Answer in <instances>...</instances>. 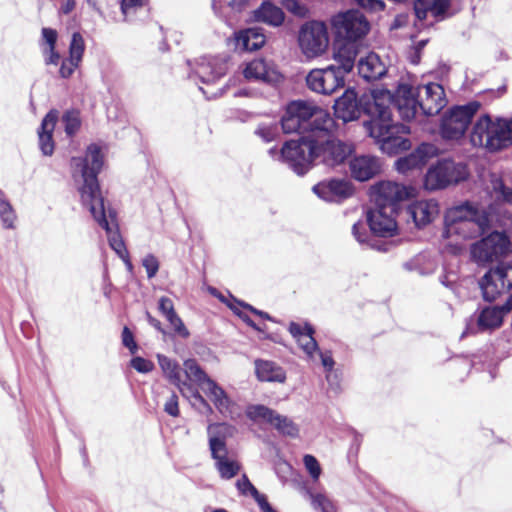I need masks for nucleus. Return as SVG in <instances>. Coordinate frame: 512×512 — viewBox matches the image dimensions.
<instances>
[{"label": "nucleus", "mask_w": 512, "mask_h": 512, "mask_svg": "<svg viewBox=\"0 0 512 512\" xmlns=\"http://www.w3.org/2000/svg\"><path fill=\"white\" fill-rule=\"evenodd\" d=\"M275 411L264 405H250L246 408V416L255 422L270 424Z\"/></svg>", "instance_id": "37998d69"}, {"label": "nucleus", "mask_w": 512, "mask_h": 512, "mask_svg": "<svg viewBox=\"0 0 512 512\" xmlns=\"http://www.w3.org/2000/svg\"><path fill=\"white\" fill-rule=\"evenodd\" d=\"M318 359L321 360L322 365L326 370H328V371L332 370L334 362L330 355L321 353L320 350L318 349V355L316 356V361Z\"/></svg>", "instance_id": "0e129e2a"}, {"label": "nucleus", "mask_w": 512, "mask_h": 512, "mask_svg": "<svg viewBox=\"0 0 512 512\" xmlns=\"http://www.w3.org/2000/svg\"><path fill=\"white\" fill-rule=\"evenodd\" d=\"M509 246L505 234L492 232L471 246V257L476 263L484 265L506 254Z\"/></svg>", "instance_id": "9b49d317"}, {"label": "nucleus", "mask_w": 512, "mask_h": 512, "mask_svg": "<svg viewBox=\"0 0 512 512\" xmlns=\"http://www.w3.org/2000/svg\"><path fill=\"white\" fill-rule=\"evenodd\" d=\"M164 409L165 411L173 416V417H176L178 416L179 414V408H178V399H177V396L176 395H172L168 400L167 402L165 403V406H164Z\"/></svg>", "instance_id": "680f3d73"}, {"label": "nucleus", "mask_w": 512, "mask_h": 512, "mask_svg": "<svg viewBox=\"0 0 512 512\" xmlns=\"http://www.w3.org/2000/svg\"><path fill=\"white\" fill-rule=\"evenodd\" d=\"M202 391L222 416L234 418L237 404L217 382H208Z\"/></svg>", "instance_id": "4be33fe9"}, {"label": "nucleus", "mask_w": 512, "mask_h": 512, "mask_svg": "<svg viewBox=\"0 0 512 512\" xmlns=\"http://www.w3.org/2000/svg\"><path fill=\"white\" fill-rule=\"evenodd\" d=\"M480 287L486 300H495L512 287V267L507 264H500L490 269L483 276Z\"/></svg>", "instance_id": "4468645a"}, {"label": "nucleus", "mask_w": 512, "mask_h": 512, "mask_svg": "<svg viewBox=\"0 0 512 512\" xmlns=\"http://www.w3.org/2000/svg\"><path fill=\"white\" fill-rule=\"evenodd\" d=\"M171 327L173 328L175 334L181 338H188L190 336V331L185 326L183 320L179 317V315L175 316L171 320L168 321Z\"/></svg>", "instance_id": "6e6d98bb"}, {"label": "nucleus", "mask_w": 512, "mask_h": 512, "mask_svg": "<svg viewBox=\"0 0 512 512\" xmlns=\"http://www.w3.org/2000/svg\"><path fill=\"white\" fill-rule=\"evenodd\" d=\"M506 312H510L506 304L503 307H488L481 312L478 324L482 329L497 328L502 324Z\"/></svg>", "instance_id": "4c0bfd02"}, {"label": "nucleus", "mask_w": 512, "mask_h": 512, "mask_svg": "<svg viewBox=\"0 0 512 512\" xmlns=\"http://www.w3.org/2000/svg\"><path fill=\"white\" fill-rule=\"evenodd\" d=\"M318 158L328 166H335L342 163L351 153L352 147L339 140L323 141L315 139Z\"/></svg>", "instance_id": "aec40b11"}, {"label": "nucleus", "mask_w": 512, "mask_h": 512, "mask_svg": "<svg viewBox=\"0 0 512 512\" xmlns=\"http://www.w3.org/2000/svg\"><path fill=\"white\" fill-rule=\"evenodd\" d=\"M445 219L444 245L454 254L465 248L466 241L484 234L489 223L487 215L470 204L450 208Z\"/></svg>", "instance_id": "f03ea898"}, {"label": "nucleus", "mask_w": 512, "mask_h": 512, "mask_svg": "<svg viewBox=\"0 0 512 512\" xmlns=\"http://www.w3.org/2000/svg\"><path fill=\"white\" fill-rule=\"evenodd\" d=\"M390 92L386 89L377 88L361 96L360 103L365 114L370 120L365 127L370 134L372 130L392 124L390 106L395 101Z\"/></svg>", "instance_id": "39448f33"}, {"label": "nucleus", "mask_w": 512, "mask_h": 512, "mask_svg": "<svg viewBox=\"0 0 512 512\" xmlns=\"http://www.w3.org/2000/svg\"><path fill=\"white\" fill-rule=\"evenodd\" d=\"M236 47L243 51H256L262 48L266 37L260 29L248 28L235 33Z\"/></svg>", "instance_id": "473e14b6"}, {"label": "nucleus", "mask_w": 512, "mask_h": 512, "mask_svg": "<svg viewBox=\"0 0 512 512\" xmlns=\"http://www.w3.org/2000/svg\"><path fill=\"white\" fill-rule=\"evenodd\" d=\"M468 171L465 165L452 160L439 161L431 166L424 178V187L427 190L444 189L467 178Z\"/></svg>", "instance_id": "1a4fd4ad"}, {"label": "nucleus", "mask_w": 512, "mask_h": 512, "mask_svg": "<svg viewBox=\"0 0 512 512\" xmlns=\"http://www.w3.org/2000/svg\"><path fill=\"white\" fill-rule=\"evenodd\" d=\"M386 65L378 54L369 52L361 57L358 62V71L366 80H376L386 73Z\"/></svg>", "instance_id": "2f4dec72"}, {"label": "nucleus", "mask_w": 512, "mask_h": 512, "mask_svg": "<svg viewBox=\"0 0 512 512\" xmlns=\"http://www.w3.org/2000/svg\"><path fill=\"white\" fill-rule=\"evenodd\" d=\"M449 8V0H415L414 10L419 20L430 17L436 19L444 15Z\"/></svg>", "instance_id": "72a5a7b5"}, {"label": "nucleus", "mask_w": 512, "mask_h": 512, "mask_svg": "<svg viewBox=\"0 0 512 512\" xmlns=\"http://www.w3.org/2000/svg\"><path fill=\"white\" fill-rule=\"evenodd\" d=\"M304 466L314 481H317L321 475L322 469L318 460L310 454H306L303 457Z\"/></svg>", "instance_id": "603ef678"}, {"label": "nucleus", "mask_w": 512, "mask_h": 512, "mask_svg": "<svg viewBox=\"0 0 512 512\" xmlns=\"http://www.w3.org/2000/svg\"><path fill=\"white\" fill-rule=\"evenodd\" d=\"M236 433L235 426L226 423H210L207 426L208 444L210 453L227 450L226 440Z\"/></svg>", "instance_id": "c85d7f7f"}, {"label": "nucleus", "mask_w": 512, "mask_h": 512, "mask_svg": "<svg viewBox=\"0 0 512 512\" xmlns=\"http://www.w3.org/2000/svg\"><path fill=\"white\" fill-rule=\"evenodd\" d=\"M395 101L401 117L407 121L416 116L419 108L425 115H435L447 104L444 89L438 83L418 88L402 83L397 88Z\"/></svg>", "instance_id": "7ed1b4c3"}, {"label": "nucleus", "mask_w": 512, "mask_h": 512, "mask_svg": "<svg viewBox=\"0 0 512 512\" xmlns=\"http://www.w3.org/2000/svg\"><path fill=\"white\" fill-rule=\"evenodd\" d=\"M344 72L335 65L311 70L306 76L307 86L314 92L332 94L344 86Z\"/></svg>", "instance_id": "ddd939ff"}, {"label": "nucleus", "mask_w": 512, "mask_h": 512, "mask_svg": "<svg viewBox=\"0 0 512 512\" xmlns=\"http://www.w3.org/2000/svg\"><path fill=\"white\" fill-rule=\"evenodd\" d=\"M313 192L325 201H337L353 194V186L346 179H329L319 182Z\"/></svg>", "instance_id": "412c9836"}, {"label": "nucleus", "mask_w": 512, "mask_h": 512, "mask_svg": "<svg viewBox=\"0 0 512 512\" xmlns=\"http://www.w3.org/2000/svg\"><path fill=\"white\" fill-rule=\"evenodd\" d=\"M492 197L500 202L512 203V190L505 187L501 179L495 178L492 181Z\"/></svg>", "instance_id": "49530a36"}, {"label": "nucleus", "mask_w": 512, "mask_h": 512, "mask_svg": "<svg viewBox=\"0 0 512 512\" xmlns=\"http://www.w3.org/2000/svg\"><path fill=\"white\" fill-rule=\"evenodd\" d=\"M186 378L197 384L203 390L211 379L194 359H187L183 362Z\"/></svg>", "instance_id": "58836bf2"}, {"label": "nucleus", "mask_w": 512, "mask_h": 512, "mask_svg": "<svg viewBox=\"0 0 512 512\" xmlns=\"http://www.w3.org/2000/svg\"><path fill=\"white\" fill-rule=\"evenodd\" d=\"M317 149L315 139L291 140L282 147L281 156L295 173L302 175L310 169L313 160L318 158Z\"/></svg>", "instance_id": "6e6552de"}, {"label": "nucleus", "mask_w": 512, "mask_h": 512, "mask_svg": "<svg viewBox=\"0 0 512 512\" xmlns=\"http://www.w3.org/2000/svg\"><path fill=\"white\" fill-rule=\"evenodd\" d=\"M416 195V189L391 181H381L371 186L370 197L376 205H393Z\"/></svg>", "instance_id": "dca6fc26"}, {"label": "nucleus", "mask_w": 512, "mask_h": 512, "mask_svg": "<svg viewBox=\"0 0 512 512\" xmlns=\"http://www.w3.org/2000/svg\"><path fill=\"white\" fill-rule=\"evenodd\" d=\"M358 54L357 41L345 38H336L332 48V58L339 64L337 66L344 73L352 71Z\"/></svg>", "instance_id": "b1692460"}, {"label": "nucleus", "mask_w": 512, "mask_h": 512, "mask_svg": "<svg viewBox=\"0 0 512 512\" xmlns=\"http://www.w3.org/2000/svg\"><path fill=\"white\" fill-rule=\"evenodd\" d=\"M157 360L164 377L176 385L185 398L193 403H205V399L197 389L193 388L190 383L182 381L180 366L176 360L162 354H157Z\"/></svg>", "instance_id": "6ab92c4d"}, {"label": "nucleus", "mask_w": 512, "mask_h": 512, "mask_svg": "<svg viewBox=\"0 0 512 512\" xmlns=\"http://www.w3.org/2000/svg\"><path fill=\"white\" fill-rule=\"evenodd\" d=\"M334 114L344 122L354 121L360 117L362 106L354 89L349 88L335 101Z\"/></svg>", "instance_id": "5701e85b"}, {"label": "nucleus", "mask_w": 512, "mask_h": 512, "mask_svg": "<svg viewBox=\"0 0 512 512\" xmlns=\"http://www.w3.org/2000/svg\"><path fill=\"white\" fill-rule=\"evenodd\" d=\"M211 457L214 460L215 469L222 479H231L239 473L241 466L237 460L229 457L228 449L211 453Z\"/></svg>", "instance_id": "c9c22d12"}, {"label": "nucleus", "mask_w": 512, "mask_h": 512, "mask_svg": "<svg viewBox=\"0 0 512 512\" xmlns=\"http://www.w3.org/2000/svg\"><path fill=\"white\" fill-rule=\"evenodd\" d=\"M252 19L255 22L264 23L272 27H279L285 21V13L274 3L264 1L258 8L252 11Z\"/></svg>", "instance_id": "7c9ffc66"}, {"label": "nucleus", "mask_w": 512, "mask_h": 512, "mask_svg": "<svg viewBox=\"0 0 512 512\" xmlns=\"http://www.w3.org/2000/svg\"><path fill=\"white\" fill-rule=\"evenodd\" d=\"M311 504L314 509H319L322 512H335L333 503L321 493H310Z\"/></svg>", "instance_id": "8fccbe9b"}, {"label": "nucleus", "mask_w": 512, "mask_h": 512, "mask_svg": "<svg viewBox=\"0 0 512 512\" xmlns=\"http://www.w3.org/2000/svg\"><path fill=\"white\" fill-rule=\"evenodd\" d=\"M0 218L4 227L13 228L16 221V214L11 204L6 201L3 192L0 190Z\"/></svg>", "instance_id": "c03bdc74"}, {"label": "nucleus", "mask_w": 512, "mask_h": 512, "mask_svg": "<svg viewBox=\"0 0 512 512\" xmlns=\"http://www.w3.org/2000/svg\"><path fill=\"white\" fill-rule=\"evenodd\" d=\"M241 74L249 82L277 86L284 82V75L279 67L266 58H254L241 65Z\"/></svg>", "instance_id": "9d476101"}, {"label": "nucleus", "mask_w": 512, "mask_h": 512, "mask_svg": "<svg viewBox=\"0 0 512 512\" xmlns=\"http://www.w3.org/2000/svg\"><path fill=\"white\" fill-rule=\"evenodd\" d=\"M159 311L166 318L167 321L171 320L178 314L175 311L174 304L168 297H161L159 299Z\"/></svg>", "instance_id": "864d4df0"}, {"label": "nucleus", "mask_w": 512, "mask_h": 512, "mask_svg": "<svg viewBox=\"0 0 512 512\" xmlns=\"http://www.w3.org/2000/svg\"><path fill=\"white\" fill-rule=\"evenodd\" d=\"M314 104L297 100L287 104L281 118V126L285 133H300L309 131Z\"/></svg>", "instance_id": "f8f14e48"}, {"label": "nucleus", "mask_w": 512, "mask_h": 512, "mask_svg": "<svg viewBox=\"0 0 512 512\" xmlns=\"http://www.w3.org/2000/svg\"><path fill=\"white\" fill-rule=\"evenodd\" d=\"M144 2L145 0H122L121 8L123 13L126 14L129 9L142 6Z\"/></svg>", "instance_id": "69168bd1"}, {"label": "nucleus", "mask_w": 512, "mask_h": 512, "mask_svg": "<svg viewBox=\"0 0 512 512\" xmlns=\"http://www.w3.org/2000/svg\"><path fill=\"white\" fill-rule=\"evenodd\" d=\"M357 5L369 12H379L385 9L383 0H353Z\"/></svg>", "instance_id": "4d7b16f0"}, {"label": "nucleus", "mask_w": 512, "mask_h": 512, "mask_svg": "<svg viewBox=\"0 0 512 512\" xmlns=\"http://www.w3.org/2000/svg\"><path fill=\"white\" fill-rule=\"evenodd\" d=\"M42 36L47 47L44 50L45 61L47 64H57L60 56L55 51V44L57 41V32L50 28L42 29Z\"/></svg>", "instance_id": "a19ab883"}, {"label": "nucleus", "mask_w": 512, "mask_h": 512, "mask_svg": "<svg viewBox=\"0 0 512 512\" xmlns=\"http://www.w3.org/2000/svg\"><path fill=\"white\" fill-rule=\"evenodd\" d=\"M275 429L284 435L295 437L298 435L299 429L297 425L288 417L274 413L272 421L270 423Z\"/></svg>", "instance_id": "79ce46f5"}, {"label": "nucleus", "mask_w": 512, "mask_h": 512, "mask_svg": "<svg viewBox=\"0 0 512 512\" xmlns=\"http://www.w3.org/2000/svg\"><path fill=\"white\" fill-rule=\"evenodd\" d=\"M381 165L372 156H357L350 161V171L358 181H367L379 173Z\"/></svg>", "instance_id": "c756f323"}, {"label": "nucleus", "mask_w": 512, "mask_h": 512, "mask_svg": "<svg viewBox=\"0 0 512 512\" xmlns=\"http://www.w3.org/2000/svg\"><path fill=\"white\" fill-rule=\"evenodd\" d=\"M352 232L358 242L364 243L366 241L367 235L364 226L361 223L354 224Z\"/></svg>", "instance_id": "e2e57ef3"}, {"label": "nucleus", "mask_w": 512, "mask_h": 512, "mask_svg": "<svg viewBox=\"0 0 512 512\" xmlns=\"http://www.w3.org/2000/svg\"><path fill=\"white\" fill-rule=\"evenodd\" d=\"M417 227H423L435 220L439 214L438 203L433 199H423L411 203L407 208Z\"/></svg>", "instance_id": "bb28decb"}, {"label": "nucleus", "mask_w": 512, "mask_h": 512, "mask_svg": "<svg viewBox=\"0 0 512 512\" xmlns=\"http://www.w3.org/2000/svg\"><path fill=\"white\" fill-rule=\"evenodd\" d=\"M122 342L130 350L132 354H135L138 350V346L134 340L132 332L124 327L122 332Z\"/></svg>", "instance_id": "bf43d9fd"}, {"label": "nucleus", "mask_w": 512, "mask_h": 512, "mask_svg": "<svg viewBox=\"0 0 512 512\" xmlns=\"http://www.w3.org/2000/svg\"><path fill=\"white\" fill-rule=\"evenodd\" d=\"M330 25L336 38L361 41L370 33L371 23L358 9H348L330 17Z\"/></svg>", "instance_id": "423d86ee"}, {"label": "nucleus", "mask_w": 512, "mask_h": 512, "mask_svg": "<svg viewBox=\"0 0 512 512\" xmlns=\"http://www.w3.org/2000/svg\"><path fill=\"white\" fill-rule=\"evenodd\" d=\"M281 5L293 15L299 18H306L309 15V9L298 0H280Z\"/></svg>", "instance_id": "09e8293b"}, {"label": "nucleus", "mask_w": 512, "mask_h": 512, "mask_svg": "<svg viewBox=\"0 0 512 512\" xmlns=\"http://www.w3.org/2000/svg\"><path fill=\"white\" fill-rule=\"evenodd\" d=\"M434 152L433 146L423 144L409 155L399 158L395 163L396 170L402 174H407L413 170L421 169Z\"/></svg>", "instance_id": "a878e982"}, {"label": "nucleus", "mask_w": 512, "mask_h": 512, "mask_svg": "<svg viewBox=\"0 0 512 512\" xmlns=\"http://www.w3.org/2000/svg\"><path fill=\"white\" fill-rule=\"evenodd\" d=\"M65 132L68 135H73L78 131L81 125L80 116L78 112H67L63 117Z\"/></svg>", "instance_id": "3c124183"}, {"label": "nucleus", "mask_w": 512, "mask_h": 512, "mask_svg": "<svg viewBox=\"0 0 512 512\" xmlns=\"http://www.w3.org/2000/svg\"><path fill=\"white\" fill-rule=\"evenodd\" d=\"M408 129L403 125L390 124L380 127L378 130H372L369 134L380 145V149L389 155H395L410 148L408 139L399 135V133H408Z\"/></svg>", "instance_id": "2eb2a0df"}, {"label": "nucleus", "mask_w": 512, "mask_h": 512, "mask_svg": "<svg viewBox=\"0 0 512 512\" xmlns=\"http://www.w3.org/2000/svg\"><path fill=\"white\" fill-rule=\"evenodd\" d=\"M75 7V0H65L64 3L60 7V11L63 14L70 13Z\"/></svg>", "instance_id": "338daca9"}, {"label": "nucleus", "mask_w": 512, "mask_h": 512, "mask_svg": "<svg viewBox=\"0 0 512 512\" xmlns=\"http://www.w3.org/2000/svg\"><path fill=\"white\" fill-rule=\"evenodd\" d=\"M58 114L56 111H50L42 120L41 129L39 131V145L42 153L46 156L52 155L54 151V143L52 133L54 131Z\"/></svg>", "instance_id": "f704fd0d"}, {"label": "nucleus", "mask_w": 512, "mask_h": 512, "mask_svg": "<svg viewBox=\"0 0 512 512\" xmlns=\"http://www.w3.org/2000/svg\"><path fill=\"white\" fill-rule=\"evenodd\" d=\"M500 150L512 145V119H497Z\"/></svg>", "instance_id": "a18cd8bd"}, {"label": "nucleus", "mask_w": 512, "mask_h": 512, "mask_svg": "<svg viewBox=\"0 0 512 512\" xmlns=\"http://www.w3.org/2000/svg\"><path fill=\"white\" fill-rule=\"evenodd\" d=\"M84 53V40L79 33L72 35L71 43L69 46V59L80 63Z\"/></svg>", "instance_id": "de8ad7c7"}, {"label": "nucleus", "mask_w": 512, "mask_h": 512, "mask_svg": "<svg viewBox=\"0 0 512 512\" xmlns=\"http://www.w3.org/2000/svg\"><path fill=\"white\" fill-rule=\"evenodd\" d=\"M131 367H133L139 373H149L154 369V364L152 361L142 358V357H134L130 361Z\"/></svg>", "instance_id": "5fc2aeb1"}, {"label": "nucleus", "mask_w": 512, "mask_h": 512, "mask_svg": "<svg viewBox=\"0 0 512 512\" xmlns=\"http://www.w3.org/2000/svg\"><path fill=\"white\" fill-rule=\"evenodd\" d=\"M289 331L306 354L307 359L315 362L318 355V345L313 338L312 327L308 324L301 325L293 322L289 326Z\"/></svg>", "instance_id": "cd10ccee"}, {"label": "nucleus", "mask_w": 512, "mask_h": 512, "mask_svg": "<svg viewBox=\"0 0 512 512\" xmlns=\"http://www.w3.org/2000/svg\"><path fill=\"white\" fill-rule=\"evenodd\" d=\"M470 141L474 147L485 148L491 152L499 151L498 121H493L488 115L479 117L472 128Z\"/></svg>", "instance_id": "a211bd4d"}, {"label": "nucleus", "mask_w": 512, "mask_h": 512, "mask_svg": "<svg viewBox=\"0 0 512 512\" xmlns=\"http://www.w3.org/2000/svg\"><path fill=\"white\" fill-rule=\"evenodd\" d=\"M310 124L309 130L330 131L334 127V120L326 110L314 104Z\"/></svg>", "instance_id": "ea45409f"}, {"label": "nucleus", "mask_w": 512, "mask_h": 512, "mask_svg": "<svg viewBox=\"0 0 512 512\" xmlns=\"http://www.w3.org/2000/svg\"><path fill=\"white\" fill-rule=\"evenodd\" d=\"M258 134L265 140L271 141L273 139L274 133L270 129L260 128L258 130Z\"/></svg>", "instance_id": "774afa93"}, {"label": "nucleus", "mask_w": 512, "mask_h": 512, "mask_svg": "<svg viewBox=\"0 0 512 512\" xmlns=\"http://www.w3.org/2000/svg\"><path fill=\"white\" fill-rule=\"evenodd\" d=\"M79 63L75 61H71L69 58L65 61H63L61 67H60V75L63 78L70 77L75 69L78 67Z\"/></svg>", "instance_id": "052dcab7"}, {"label": "nucleus", "mask_w": 512, "mask_h": 512, "mask_svg": "<svg viewBox=\"0 0 512 512\" xmlns=\"http://www.w3.org/2000/svg\"><path fill=\"white\" fill-rule=\"evenodd\" d=\"M227 70L226 62L214 57L198 58L193 66L194 73L204 83H213L222 77Z\"/></svg>", "instance_id": "393cba45"}, {"label": "nucleus", "mask_w": 512, "mask_h": 512, "mask_svg": "<svg viewBox=\"0 0 512 512\" xmlns=\"http://www.w3.org/2000/svg\"><path fill=\"white\" fill-rule=\"evenodd\" d=\"M255 373L258 380L262 382L284 383L286 380L285 371L270 361L257 360L255 362Z\"/></svg>", "instance_id": "e433bc0d"}, {"label": "nucleus", "mask_w": 512, "mask_h": 512, "mask_svg": "<svg viewBox=\"0 0 512 512\" xmlns=\"http://www.w3.org/2000/svg\"><path fill=\"white\" fill-rule=\"evenodd\" d=\"M478 108L477 103H469L447 110L440 120L439 133L441 137L448 141L462 139Z\"/></svg>", "instance_id": "0eeeda50"}, {"label": "nucleus", "mask_w": 512, "mask_h": 512, "mask_svg": "<svg viewBox=\"0 0 512 512\" xmlns=\"http://www.w3.org/2000/svg\"><path fill=\"white\" fill-rule=\"evenodd\" d=\"M73 179L77 185L80 200L93 219L105 229L110 247L124 262L129 271L133 266L128 250L115 223V215L107 209L99 188L97 174L103 166V154L97 145H90L83 158L73 159Z\"/></svg>", "instance_id": "f257e3e1"}, {"label": "nucleus", "mask_w": 512, "mask_h": 512, "mask_svg": "<svg viewBox=\"0 0 512 512\" xmlns=\"http://www.w3.org/2000/svg\"><path fill=\"white\" fill-rule=\"evenodd\" d=\"M142 264L146 270L148 278L154 277L159 270V262L153 255H147L143 258Z\"/></svg>", "instance_id": "13d9d810"}, {"label": "nucleus", "mask_w": 512, "mask_h": 512, "mask_svg": "<svg viewBox=\"0 0 512 512\" xmlns=\"http://www.w3.org/2000/svg\"><path fill=\"white\" fill-rule=\"evenodd\" d=\"M296 42L301 56L307 61L326 56L331 44L328 24L320 19L305 21L298 28Z\"/></svg>", "instance_id": "20e7f679"}, {"label": "nucleus", "mask_w": 512, "mask_h": 512, "mask_svg": "<svg viewBox=\"0 0 512 512\" xmlns=\"http://www.w3.org/2000/svg\"><path fill=\"white\" fill-rule=\"evenodd\" d=\"M371 232L379 237H393L398 232L395 209L391 205H376L367 212Z\"/></svg>", "instance_id": "f3484780"}]
</instances>
